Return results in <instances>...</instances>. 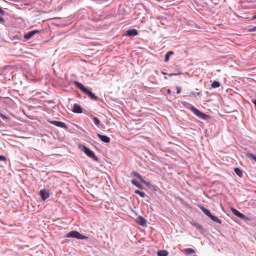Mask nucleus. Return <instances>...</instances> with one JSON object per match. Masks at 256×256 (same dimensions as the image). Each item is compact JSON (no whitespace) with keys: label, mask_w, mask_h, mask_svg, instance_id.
Wrapping results in <instances>:
<instances>
[{"label":"nucleus","mask_w":256,"mask_h":256,"mask_svg":"<svg viewBox=\"0 0 256 256\" xmlns=\"http://www.w3.org/2000/svg\"><path fill=\"white\" fill-rule=\"evenodd\" d=\"M74 84L83 92L88 95L90 98L96 100H98V97L96 96L95 94H93L91 91L89 90L87 88L84 87L82 84L77 81H74Z\"/></svg>","instance_id":"nucleus-1"},{"label":"nucleus","mask_w":256,"mask_h":256,"mask_svg":"<svg viewBox=\"0 0 256 256\" xmlns=\"http://www.w3.org/2000/svg\"><path fill=\"white\" fill-rule=\"evenodd\" d=\"M66 237V238H74L78 240H86L88 238V237L85 236H84L80 234L79 232L72 230L69 232H68Z\"/></svg>","instance_id":"nucleus-2"},{"label":"nucleus","mask_w":256,"mask_h":256,"mask_svg":"<svg viewBox=\"0 0 256 256\" xmlns=\"http://www.w3.org/2000/svg\"><path fill=\"white\" fill-rule=\"evenodd\" d=\"M199 208L206 216L210 218L214 222L220 224L222 223L221 220H220L218 217L212 215L208 210L206 208L202 206H199Z\"/></svg>","instance_id":"nucleus-3"},{"label":"nucleus","mask_w":256,"mask_h":256,"mask_svg":"<svg viewBox=\"0 0 256 256\" xmlns=\"http://www.w3.org/2000/svg\"><path fill=\"white\" fill-rule=\"evenodd\" d=\"M190 110L198 118L203 119V120H206L208 118H210V116L204 114L202 112L198 110L194 106H191L190 108Z\"/></svg>","instance_id":"nucleus-4"},{"label":"nucleus","mask_w":256,"mask_h":256,"mask_svg":"<svg viewBox=\"0 0 256 256\" xmlns=\"http://www.w3.org/2000/svg\"><path fill=\"white\" fill-rule=\"evenodd\" d=\"M83 151L89 157L93 158L95 160H98V158L96 156L94 153L86 146H83Z\"/></svg>","instance_id":"nucleus-5"},{"label":"nucleus","mask_w":256,"mask_h":256,"mask_svg":"<svg viewBox=\"0 0 256 256\" xmlns=\"http://www.w3.org/2000/svg\"><path fill=\"white\" fill-rule=\"evenodd\" d=\"M40 196L41 198V199L44 201L46 198H49L50 193L48 192L45 189H43L40 191Z\"/></svg>","instance_id":"nucleus-6"},{"label":"nucleus","mask_w":256,"mask_h":256,"mask_svg":"<svg viewBox=\"0 0 256 256\" xmlns=\"http://www.w3.org/2000/svg\"><path fill=\"white\" fill-rule=\"evenodd\" d=\"M40 31L38 30H33L30 32H28L25 34L24 36V37L25 39L26 40H28L30 39L31 38H32L35 34L39 33Z\"/></svg>","instance_id":"nucleus-7"},{"label":"nucleus","mask_w":256,"mask_h":256,"mask_svg":"<svg viewBox=\"0 0 256 256\" xmlns=\"http://www.w3.org/2000/svg\"><path fill=\"white\" fill-rule=\"evenodd\" d=\"M48 122L56 126L62 128H66V124L62 122H59V121H56V120H48Z\"/></svg>","instance_id":"nucleus-8"},{"label":"nucleus","mask_w":256,"mask_h":256,"mask_svg":"<svg viewBox=\"0 0 256 256\" xmlns=\"http://www.w3.org/2000/svg\"><path fill=\"white\" fill-rule=\"evenodd\" d=\"M135 222L138 224L140 225L145 226L146 224V220L142 216H138Z\"/></svg>","instance_id":"nucleus-9"},{"label":"nucleus","mask_w":256,"mask_h":256,"mask_svg":"<svg viewBox=\"0 0 256 256\" xmlns=\"http://www.w3.org/2000/svg\"><path fill=\"white\" fill-rule=\"evenodd\" d=\"M72 112L74 113L81 114L82 112V109L78 104H74Z\"/></svg>","instance_id":"nucleus-10"},{"label":"nucleus","mask_w":256,"mask_h":256,"mask_svg":"<svg viewBox=\"0 0 256 256\" xmlns=\"http://www.w3.org/2000/svg\"><path fill=\"white\" fill-rule=\"evenodd\" d=\"M97 136L102 142L106 143L110 142V138L108 136L100 134H97Z\"/></svg>","instance_id":"nucleus-11"},{"label":"nucleus","mask_w":256,"mask_h":256,"mask_svg":"<svg viewBox=\"0 0 256 256\" xmlns=\"http://www.w3.org/2000/svg\"><path fill=\"white\" fill-rule=\"evenodd\" d=\"M232 210L234 215L236 216H237L240 218H244L245 217V216L244 214L240 212L235 208H232Z\"/></svg>","instance_id":"nucleus-12"},{"label":"nucleus","mask_w":256,"mask_h":256,"mask_svg":"<svg viewBox=\"0 0 256 256\" xmlns=\"http://www.w3.org/2000/svg\"><path fill=\"white\" fill-rule=\"evenodd\" d=\"M138 34V30L136 29H130L126 31V36H136Z\"/></svg>","instance_id":"nucleus-13"},{"label":"nucleus","mask_w":256,"mask_h":256,"mask_svg":"<svg viewBox=\"0 0 256 256\" xmlns=\"http://www.w3.org/2000/svg\"><path fill=\"white\" fill-rule=\"evenodd\" d=\"M184 252L186 255H188L194 254L195 250L192 248H188L184 250Z\"/></svg>","instance_id":"nucleus-14"},{"label":"nucleus","mask_w":256,"mask_h":256,"mask_svg":"<svg viewBox=\"0 0 256 256\" xmlns=\"http://www.w3.org/2000/svg\"><path fill=\"white\" fill-rule=\"evenodd\" d=\"M234 171L235 172V173L240 177L242 178V170L238 168H234Z\"/></svg>","instance_id":"nucleus-15"},{"label":"nucleus","mask_w":256,"mask_h":256,"mask_svg":"<svg viewBox=\"0 0 256 256\" xmlns=\"http://www.w3.org/2000/svg\"><path fill=\"white\" fill-rule=\"evenodd\" d=\"M91 118H92V120L95 124L97 126H99L100 124V120L96 117L94 116H91Z\"/></svg>","instance_id":"nucleus-16"},{"label":"nucleus","mask_w":256,"mask_h":256,"mask_svg":"<svg viewBox=\"0 0 256 256\" xmlns=\"http://www.w3.org/2000/svg\"><path fill=\"white\" fill-rule=\"evenodd\" d=\"M168 252L166 250H162L158 252V256H167Z\"/></svg>","instance_id":"nucleus-17"},{"label":"nucleus","mask_w":256,"mask_h":256,"mask_svg":"<svg viewBox=\"0 0 256 256\" xmlns=\"http://www.w3.org/2000/svg\"><path fill=\"white\" fill-rule=\"evenodd\" d=\"M132 184L134 186H137L138 188H142V186L141 184H140L137 180H133L132 181Z\"/></svg>","instance_id":"nucleus-18"},{"label":"nucleus","mask_w":256,"mask_h":256,"mask_svg":"<svg viewBox=\"0 0 256 256\" xmlns=\"http://www.w3.org/2000/svg\"><path fill=\"white\" fill-rule=\"evenodd\" d=\"M220 86V83L218 81H214L211 84V86L212 88H218Z\"/></svg>","instance_id":"nucleus-19"},{"label":"nucleus","mask_w":256,"mask_h":256,"mask_svg":"<svg viewBox=\"0 0 256 256\" xmlns=\"http://www.w3.org/2000/svg\"><path fill=\"white\" fill-rule=\"evenodd\" d=\"M174 54V52L172 51H169V52H167V54L165 56L164 61L166 62H168V60H169L170 56L171 55V54Z\"/></svg>","instance_id":"nucleus-20"},{"label":"nucleus","mask_w":256,"mask_h":256,"mask_svg":"<svg viewBox=\"0 0 256 256\" xmlns=\"http://www.w3.org/2000/svg\"><path fill=\"white\" fill-rule=\"evenodd\" d=\"M246 156L250 159L253 160L255 162H256V156H255L254 154H253L251 153H247Z\"/></svg>","instance_id":"nucleus-21"},{"label":"nucleus","mask_w":256,"mask_h":256,"mask_svg":"<svg viewBox=\"0 0 256 256\" xmlns=\"http://www.w3.org/2000/svg\"><path fill=\"white\" fill-rule=\"evenodd\" d=\"M134 192L136 194H138L142 198H144L146 195V194L144 192L138 190H136Z\"/></svg>","instance_id":"nucleus-22"},{"label":"nucleus","mask_w":256,"mask_h":256,"mask_svg":"<svg viewBox=\"0 0 256 256\" xmlns=\"http://www.w3.org/2000/svg\"><path fill=\"white\" fill-rule=\"evenodd\" d=\"M192 224L199 229H202V226L198 223H194Z\"/></svg>","instance_id":"nucleus-23"},{"label":"nucleus","mask_w":256,"mask_h":256,"mask_svg":"<svg viewBox=\"0 0 256 256\" xmlns=\"http://www.w3.org/2000/svg\"><path fill=\"white\" fill-rule=\"evenodd\" d=\"M0 116L2 118V119H4V120H6L8 118V116L3 114H2V113H0Z\"/></svg>","instance_id":"nucleus-24"},{"label":"nucleus","mask_w":256,"mask_h":256,"mask_svg":"<svg viewBox=\"0 0 256 256\" xmlns=\"http://www.w3.org/2000/svg\"><path fill=\"white\" fill-rule=\"evenodd\" d=\"M176 93L177 94H180L181 92V88L180 87L176 86Z\"/></svg>","instance_id":"nucleus-25"},{"label":"nucleus","mask_w":256,"mask_h":256,"mask_svg":"<svg viewBox=\"0 0 256 256\" xmlns=\"http://www.w3.org/2000/svg\"><path fill=\"white\" fill-rule=\"evenodd\" d=\"M6 161V158L4 156H0V161Z\"/></svg>","instance_id":"nucleus-26"},{"label":"nucleus","mask_w":256,"mask_h":256,"mask_svg":"<svg viewBox=\"0 0 256 256\" xmlns=\"http://www.w3.org/2000/svg\"><path fill=\"white\" fill-rule=\"evenodd\" d=\"M248 31L250 32H256V26H254L252 28L249 29Z\"/></svg>","instance_id":"nucleus-27"},{"label":"nucleus","mask_w":256,"mask_h":256,"mask_svg":"<svg viewBox=\"0 0 256 256\" xmlns=\"http://www.w3.org/2000/svg\"><path fill=\"white\" fill-rule=\"evenodd\" d=\"M135 176H137L138 178H140V180H143L142 177L138 174H136Z\"/></svg>","instance_id":"nucleus-28"},{"label":"nucleus","mask_w":256,"mask_h":256,"mask_svg":"<svg viewBox=\"0 0 256 256\" xmlns=\"http://www.w3.org/2000/svg\"><path fill=\"white\" fill-rule=\"evenodd\" d=\"M4 20L2 17H0V23L4 24Z\"/></svg>","instance_id":"nucleus-29"},{"label":"nucleus","mask_w":256,"mask_h":256,"mask_svg":"<svg viewBox=\"0 0 256 256\" xmlns=\"http://www.w3.org/2000/svg\"><path fill=\"white\" fill-rule=\"evenodd\" d=\"M0 14H4V12L0 8Z\"/></svg>","instance_id":"nucleus-30"},{"label":"nucleus","mask_w":256,"mask_h":256,"mask_svg":"<svg viewBox=\"0 0 256 256\" xmlns=\"http://www.w3.org/2000/svg\"><path fill=\"white\" fill-rule=\"evenodd\" d=\"M255 19H256V14L254 15V16H252V18H251V20H255Z\"/></svg>","instance_id":"nucleus-31"},{"label":"nucleus","mask_w":256,"mask_h":256,"mask_svg":"<svg viewBox=\"0 0 256 256\" xmlns=\"http://www.w3.org/2000/svg\"><path fill=\"white\" fill-rule=\"evenodd\" d=\"M167 93L168 94H170L171 91H170V89L167 90Z\"/></svg>","instance_id":"nucleus-32"}]
</instances>
